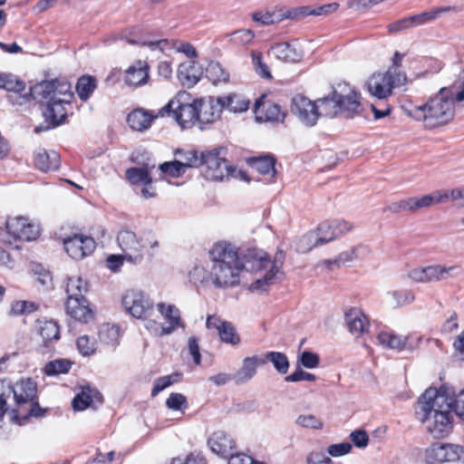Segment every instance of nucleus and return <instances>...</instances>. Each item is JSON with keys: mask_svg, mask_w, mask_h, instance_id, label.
I'll list each match as a JSON object with an SVG mask.
<instances>
[{"mask_svg": "<svg viewBox=\"0 0 464 464\" xmlns=\"http://www.w3.org/2000/svg\"><path fill=\"white\" fill-rule=\"evenodd\" d=\"M207 266L196 264L188 272V278L196 285L226 288L237 285L239 263L231 243H216L208 252Z\"/></svg>", "mask_w": 464, "mask_h": 464, "instance_id": "obj_1", "label": "nucleus"}, {"mask_svg": "<svg viewBox=\"0 0 464 464\" xmlns=\"http://www.w3.org/2000/svg\"><path fill=\"white\" fill-rule=\"evenodd\" d=\"M451 391L444 388L427 389L418 401L420 421L425 423L427 432L434 439L440 440L450 436L454 427L453 413L448 404Z\"/></svg>", "mask_w": 464, "mask_h": 464, "instance_id": "obj_2", "label": "nucleus"}, {"mask_svg": "<svg viewBox=\"0 0 464 464\" xmlns=\"http://www.w3.org/2000/svg\"><path fill=\"white\" fill-rule=\"evenodd\" d=\"M231 246L234 248L237 259L239 263L237 283L239 282V275L243 269L249 272H258L267 269L262 277L256 279L251 285L250 289L252 291H266L268 285H274L281 280L283 276L281 268L285 259L283 251H277L275 259L271 261L267 254L259 249H248L241 258L237 247L233 244H231Z\"/></svg>", "mask_w": 464, "mask_h": 464, "instance_id": "obj_3", "label": "nucleus"}, {"mask_svg": "<svg viewBox=\"0 0 464 464\" xmlns=\"http://www.w3.org/2000/svg\"><path fill=\"white\" fill-rule=\"evenodd\" d=\"M36 383L32 379L21 380L14 386L10 382L0 380V418L7 411L18 415L37 416Z\"/></svg>", "mask_w": 464, "mask_h": 464, "instance_id": "obj_4", "label": "nucleus"}, {"mask_svg": "<svg viewBox=\"0 0 464 464\" xmlns=\"http://www.w3.org/2000/svg\"><path fill=\"white\" fill-rule=\"evenodd\" d=\"M315 103L319 117L334 118L342 115L353 118L360 114L362 109L360 94L348 85H339L329 96L318 99Z\"/></svg>", "mask_w": 464, "mask_h": 464, "instance_id": "obj_5", "label": "nucleus"}, {"mask_svg": "<svg viewBox=\"0 0 464 464\" xmlns=\"http://www.w3.org/2000/svg\"><path fill=\"white\" fill-rule=\"evenodd\" d=\"M117 243L123 253L125 261L134 265L140 264L145 255L154 256V249L159 246L156 237L150 233L138 236L133 231L123 229L118 233Z\"/></svg>", "mask_w": 464, "mask_h": 464, "instance_id": "obj_6", "label": "nucleus"}, {"mask_svg": "<svg viewBox=\"0 0 464 464\" xmlns=\"http://www.w3.org/2000/svg\"><path fill=\"white\" fill-rule=\"evenodd\" d=\"M190 94L187 92H179L160 111V115L172 113L176 121L182 129L192 127L198 122L197 101L190 102Z\"/></svg>", "mask_w": 464, "mask_h": 464, "instance_id": "obj_7", "label": "nucleus"}, {"mask_svg": "<svg viewBox=\"0 0 464 464\" xmlns=\"http://www.w3.org/2000/svg\"><path fill=\"white\" fill-rule=\"evenodd\" d=\"M226 149L214 148L200 153V166L205 167L204 175L210 180H223L235 177L237 169L228 163L225 157Z\"/></svg>", "mask_w": 464, "mask_h": 464, "instance_id": "obj_8", "label": "nucleus"}, {"mask_svg": "<svg viewBox=\"0 0 464 464\" xmlns=\"http://www.w3.org/2000/svg\"><path fill=\"white\" fill-rule=\"evenodd\" d=\"M407 81L406 74L396 68L372 73L366 82L368 92L379 100L387 99L392 90L401 87Z\"/></svg>", "mask_w": 464, "mask_h": 464, "instance_id": "obj_9", "label": "nucleus"}, {"mask_svg": "<svg viewBox=\"0 0 464 464\" xmlns=\"http://www.w3.org/2000/svg\"><path fill=\"white\" fill-rule=\"evenodd\" d=\"M425 460L430 464L459 462L464 464V448L453 443L434 442L425 450Z\"/></svg>", "mask_w": 464, "mask_h": 464, "instance_id": "obj_10", "label": "nucleus"}, {"mask_svg": "<svg viewBox=\"0 0 464 464\" xmlns=\"http://www.w3.org/2000/svg\"><path fill=\"white\" fill-rule=\"evenodd\" d=\"M126 312L137 319H147L154 312V305L148 295L140 290H128L122 296Z\"/></svg>", "mask_w": 464, "mask_h": 464, "instance_id": "obj_11", "label": "nucleus"}, {"mask_svg": "<svg viewBox=\"0 0 464 464\" xmlns=\"http://www.w3.org/2000/svg\"><path fill=\"white\" fill-rule=\"evenodd\" d=\"M459 266H445L433 265L424 267H417L410 271L409 277L418 283H430L447 280L459 274Z\"/></svg>", "mask_w": 464, "mask_h": 464, "instance_id": "obj_12", "label": "nucleus"}, {"mask_svg": "<svg viewBox=\"0 0 464 464\" xmlns=\"http://www.w3.org/2000/svg\"><path fill=\"white\" fill-rule=\"evenodd\" d=\"M6 232L14 240L32 241L40 235L39 226L24 217L9 218L6 220Z\"/></svg>", "mask_w": 464, "mask_h": 464, "instance_id": "obj_13", "label": "nucleus"}, {"mask_svg": "<svg viewBox=\"0 0 464 464\" xmlns=\"http://www.w3.org/2000/svg\"><path fill=\"white\" fill-rule=\"evenodd\" d=\"M63 246L72 258L80 260L92 254L96 244L92 237L82 234H74L63 239Z\"/></svg>", "mask_w": 464, "mask_h": 464, "instance_id": "obj_14", "label": "nucleus"}, {"mask_svg": "<svg viewBox=\"0 0 464 464\" xmlns=\"http://www.w3.org/2000/svg\"><path fill=\"white\" fill-rule=\"evenodd\" d=\"M377 341L382 347L397 352L413 350L417 345L411 335H400L391 331L380 332L377 334Z\"/></svg>", "mask_w": 464, "mask_h": 464, "instance_id": "obj_15", "label": "nucleus"}, {"mask_svg": "<svg viewBox=\"0 0 464 464\" xmlns=\"http://www.w3.org/2000/svg\"><path fill=\"white\" fill-rule=\"evenodd\" d=\"M292 109L300 121L307 126H314L319 118L315 102H312L304 96H295L293 99Z\"/></svg>", "mask_w": 464, "mask_h": 464, "instance_id": "obj_16", "label": "nucleus"}, {"mask_svg": "<svg viewBox=\"0 0 464 464\" xmlns=\"http://www.w3.org/2000/svg\"><path fill=\"white\" fill-rule=\"evenodd\" d=\"M208 445L212 452L222 458H227L236 449L235 440L224 430L214 431L208 440Z\"/></svg>", "mask_w": 464, "mask_h": 464, "instance_id": "obj_17", "label": "nucleus"}, {"mask_svg": "<svg viewBox=\"0 0 464 464\" xmlns=\"http://www.w3.org/2000/svg\"><path fill=\"white\" fill-rule=\"evenodd\" d=\"M255 115L258 122L283 121L285 113L281 110L280 106L269 101L257 100L255 103Z\"/></svg>", "mask_w": 464, "mask_h": 464, "instance_id": "obj_18", "label": "nucleus"}, {"mask_svg": "<svg viewBox=\"0 0 464 464\" xmlns=\"http://www.w3.org/2000/svg\"><path fill=\"white\" fill-rule=\"evenodd\" d=\"M150 66L146 61L138 60L125 72L126 85L138 88L145 85L150 79Z\"/></svg>", "mask_w": 464, "mask_h": 464, "instance_id": "obj_19", "label": "nucleus"}, {"mask_svg": "<svg viewBox=\"0 0 464 464\" xmlns=\"http://www.w3.org/2000/svg\"><path fill=\"white\" fill-rule=\"evenodd\" d=\"M157 309L167 324L162 330L163 334H170L179 327H185L181 320L180 311L176 305L160 302L157 304Z\"/></svg>", "mask_w": 464, "mask_h": 464, "instance_id": "obj_20", "label": "nucleus"}, {"mask_svg": "<svg viewBox=\"0 0 464 464\" xmlns=\"http://www.w3.org/2000/svg\"><path fill=\"white\" fill-rule=\"evenodd\" d=\"M223 107L219 106L218 99L210 98L208 101H197L198 122L200 125L213 123L220 117ZM200 129H203L200 126Z\"/></svg>", "mask_w": 464, "mask_h": 464, "instance_id": "obj_21", "label": "nucleus"}, {"mask_svg": "<svg viewBox=\"0 0 464 464\" xmlns=\"http://www.w3.org/2000/svg\"><path fill=\"white\" fill-rule=\"evenodd\" d=\"M66 312L72 318L82 323H88L93 318L86 298H67Z\"/></svg>", "mask_w": 464, "mask_h": 464, "instance_id": "obj_22", "label": "nucleus"}, {"mask_svg": "<svg viewBox=\"0 0 464 464\" xmlns=\"http://www.w3.org/2000/svg\"><path fill=\"white\" fill-rule=\"evenodd\" d=\"M265 363L266 359H263V357L257 355L246 357L233 379L237 383L246 382L256 375L257 367Z\"/></svg>", "mask_w": 464, "mask_h": 464, "instance_id": "obj_23", "label": "nucleus"}, {"mask_svg": "<svg viewBox=\"0 0 464 464\" xmlns=\"http://www.w3.org/2000/svg\"><path fill=\"white\" fill-rule=\"evenodd\" d=\"M345 322L349 332L354 337H360L369 328V321L366 315L359 309L353 308L345 314Z\"/></svg>", "mask_w": 464, "mask_h": 464, "instance_id": "obj_24", "label": "nucleus"}, {"mask_svg": "<svg viewBox=\"0 0 464 464\" xmlns=\"http://www.w3.org/2000/svg\"><path fill=\"white\" fill-rule=\"evenodd\" d=\"M202 75L201 68L193 61L181 63L178 69V78L180 83L188 88L195 86Z\"/></svg>", "mask_w": 464, "mask_h": 464, "instance_id": "obj_25", "label": "nucleus"}, {"mask_svg": "<svg viewBox=\"0 0 464 464\" xmlns=\"http://www.w3.org/2000/svg\"><path fill=\"white\" fill-rule=\"evenodd\" d=\"M35 167L44 172L56 170L60 165V156L54 151H47L44 149H38L34 156Z\"/></svg>", "mask_w": 464, "mask_h": 464, "instance_id": "obj_26", "label": "nucleus"}, {"mask_svg": "<svg viewBox=\"0 0 464 464\" xmlns=\"http://www.w3.org/2000/svg\"><path fill=\"white\" fill-rule=\"evenodd\" d=\"M155 163L148 161L142 167H133L126 170V179L132 185H146L152 183L151 171Z\"/></svg>", "mask_w": 464, "mask_h": 464, "instance_id": "obj_27", "label": "nucleus"}, {"mask_svg": "<svg viewBox=\"0 0 464 464\" xmlns=\"http://www.w3.org/2000/svg\"><path fill=\"white\" fill-rule=\"evenodd\" d=\"M36 330L42 337L44 345L50 346L53 342L60 339V327L53 320H38L36 323Z\"/></svg>", "mask_w": 464, "mask_h": 464, "instance_id": "obj_28", "label": "nucleus"}, {"mask_svg": "<svg viewBox=\"0 0 464 464\" xmlns=\"http://www.w3.org/2000/svg\"><path fill=\"white\" fill-rule=\"evenodd\" d=\"M155 118V115L144 109H136L129 113L127 122L132 130L142 131L150 127Z\"/></svg>", "mask_w": 464, "mask_h": 464, "instance_id": "obj_29", "label": "nucleus"}, {"mask_svg": "<svg viewBox=\"0 0 464 464\" xmlns=\"http://www.w3.org/2000/svg\"><path fill=\"white\" fill-rule=\"evenodd\" d=\"M220 107L231 112H243L248 110L250 102L243 95L231 93L218 98Z\"/></svg>", "mask_w": 464, "mask_h": 464, "instance_id": "obj_30", "label": "nucleus"}, {"mask_svg": "<svg viewBox=\"0 0 464 464\" xmlns=\"http://www.w3.org/2000/svg\"><path fill=\"white\" fill-rule=\"evenodd\" d=\"M270 51L278 60L289 63L299 62L303 57L302 53L288 43H276L271 46Z\"/></svg>", "mask_w": 464, "mask_h": 464, "instance_id": "obj_31", "label": "nucleus"}, {"mask_svg": "<svg viewBox=\"0 0 464 464\" xmlns=\"http://www.w3.org/2000/svg\"><path fill=\"white\" fill-rule=\"evenodd\" d=\"M448 388L451 391L449 394L448 404H450V411L455 413L459 419L464 420V389L456 392L455 389L449 384H442L437 391H442Z\"/></svg>", "mask_w": 464, "mask_h": 464, "instance_id": "obj_32", "label": "nucleus"}, {"mask_svg": "<svg viewBox=\"0 0 464 464\" xmlns=\"http://www.w3.org/2000/svg\"><path fill=\"white\" fill-rule=\"evenodd\" d=\"M452 9L453 8L451 6H440L432 8L429 11H425L420 14L411 15L413 28L433 22L439 17H440L442 14L449 13Z\"/></svg>", "mask_w": 464, "mask_h": 464, "instance_id": "obj_33", "label": "nucleus"}, {"mask_svg": "<svg viewBox=\"0 0 464 464\" xmlns=\"http://www.w3.org/2000/svg\"><path fill=\"white\" fill-rule=\"evenodd\" d=\"M65 102L51 98V101L47 102V108L45 116L49 118L54 125L61 124L66 118L67 111L64 108Z\"/></svg>", "mask_w": 464, "mask_h": 464, "instance_id": "obj_34", "label": "nucleus"}, {"mask_svg": "<svg viewBox=\"0 0 464 464\" xmlns=\"http://www.w3.org/2000/svg\"><path fill=\"white\" fill-rule=\"evenodd\" d=\"M89 290L88 284L80 276H71L67 280V298H85L84 294Z\"/></svg>", "mask_w": 464, "mask_h": 464, "instance_id": "obj_35", "label": "nucleus"}, {"mask_svg": "<svg viewBox=\"0 0 464 464\" xmlns=\"http://www.w3.org/2000/svg\"><path fill=\"white\" fill-rule=\"evenodd\" d=\"M53 91H55V81H44L31 87L30 95L39 102L51 101Z\"/></svg>", "mask_w": 464, "mask_h": 464, "instance_id": "obj_36", "label": "nucleus"}, {"mask_svg": "<svg viewBox=\"0 0 464 464\" xmlns=\"http://www.w3.org/2000/svg\"><path fill=\"white\" fill-rule=\"evenodd\" d=\"M251 167L263 175H267L272 179L276 175V160L272 156H264L253 159Z\"/></svg>", "mask_w": 464, "mask_h": 464, "instance_id": "obj_37", "label": "nucleus"}, {"mask_svg": "<svg viewBox=\"0 0 464 464\" xmlns=\"http://www.w3.org/2000/svg\"><path fill=\"white\" fill-rule=\"evenodd\" d=\"M97 87L96 79L90 75H84L78 79L76 83V92L79 98L86 102Z\"/></svg>", "mask_w": 464, "mask_h": 464, "instance_id": "obj_38", "label": "nucleus"}, {"mask_svg": "<svg viewBox=\"0 0 464 464\" xmlns=\"http://www.w3.org/2000/svg\"><path fill=\"white\" fill-rule=\"evenodd\" d=\"M175 160L183 169L187 170L189 168L200 167V155L196 150H181L176 151Z\"/></svg>", "mask_w": 464, "mask_h": 464, "instance_id": "obj_39", "label": "nucleus"}, {"mask_svg": "<svg viewBox=\"0 0 464 464\" xmlns=\"http://www.w3.org/2000/svg\"><path fill=\"white\" fill-rule=\"evenodd\" d=\"M206 76L214 84L219 82H227L229 80V73L226 69L218 62H210L206 68Z\"/></svg>", "mask_w": 464, "mask_h": 464, "instance_id": "obj_40", "label": "nucleus"}, {"mask_svg": "<svg viewBox=\"0 0 464 464\" xmlns=\"http://www.w3.org/2000/svg\"><path fill=\"white\" fill-rule=\"evenodd\" d=\"M0 89L19 93L24 91L25 83L13 73H0Z\"/></svg>", "mask_w": 464, "mask_h": 464, "instance_id": "obj_41", "label": "nucleus"}, {"mask_svg": "<svg viewBox=\"0 0 464 464\" xmlns=\"http://www.w3.org/2000/svg\"><path fill=\"white\" fill-rule=\"evenodd\" d=\"M72 365V362L68 359L53 360L45 364L44 372L48 376L64 374L70 371Z\"/></svg>", "mask_w": 464, "mask_h": 464, "instance_id": "obj_42", "label": "nucleus"}, {"mask_svg": "<svg viewBox=\"0 0 464 464\" xmlns=\"http://www.w3.org/2000/svg\"><path fill=\"white\" fill-rule=\"evenodd\" d=\"M263 359H266V362L269 361L272 362L277 372L285 374L288 372L290 364L285 353L280 352H268L265 354Z\"/></svg>", "mask_w": 464, "mask_h": 464, "instance_id": "obj_43", "label": "nucleus"}, {"mask_svg": "<svg viewBox=\"0 0 464 464\" xmlns=\"http://www.w3.org/2000/svg\"><path fill=\"white\" fill-rule=\"evenodd\" d=\"M252 18L256 23H260L264 25H269L281 22L285 19V14L283 10L256 12L253 14Z\"/></svg>", "mask_w": 464, "mask_h": 464, "instance_id": "obj_44", "label": "nucleus"}, {"mask_svg": "<svg viewBox=\"0 0 464 464\" xmlns=\"http://www.w3.org/2000/svg\"><path fill=\"white\" fill-rule=\"evenodd\" d=\"M95 391L84 388L72 400V406L75 411H84L91 406Z\"/></svg>", "mask_w": 464, "mask_h": 464, "instance_id": "obj_45", "label": "nucleus"}, {"mask_svg": "<svg viewBox=\"0 0 464 464\" xmlns=\"http://www.w3.org/2000/svg\"><path fill=\"white\" fill-rule=\"evenodd\" d=\"M99 337L102 343L114 345L120 338V328L115 324H103L99 331Z\"/></svg>", "mask_w": 464, "mask_h": 464, "instance_id": "obj_46", "label": "nucleus"}, {"mask_svg": "<svg viewBox=\"0 0 464 464\" xmlns=\"http://www.w3.org/2000/svg\"><path fill=\"white\" fill-rule=\"evenodd\" d=\"M318 246H322L318 234H316L314 230H312L300 238L297 244V249L299 252L305 253Z\"/></svg>", "mask_w": 464, "mask_h": 464, "instance_id": "obj_47", "label": "nucleus"}, {"mask_svg": "<svg viewBox=\"0 0 464 464\" xmlns=\"http://www.w3.org/2000/svg\"><path fill=\"white\" fill-rule=\"evenodd\" d=\"M55 81V91L52 98L61 100L66 103H70L73 99V92H72V86L68 82Z\"/></svg>", "mask_w": 464, "mask_h": 464, "instance_id": "obj_48", "label": "nucleus"}, {"mask_svg": "<svg viewBox=\"0 0 464 464\" xmlns=\"http://www.w3.org/2000/svg\"><path fill=\"white\" fill-rule=\"evenodd\" d=\"M181 379L180 373H172L158 378L154 382V385L151 391V396H157L160 392L169 387L171 384L179 382Z\"/></svg>", "mask_w": 464, "mask_h": 464, "instance_id": "obj_49", "label": "nucleus"}, {"mask_svg": "<svg viewBox=\"0 0 464 464\" xmlns=\"http://www.w3.org/2000/svg\"><path fill=\"white\" fill-rule=\"evenodd\" d=\"M121 39L125 40L130 44H140L148 46L151 51H164L165 47L168 45L167 40H159L154 42H141L139 39H136L130 35V33L123 32L121 35Z\"/></svg>", "mask_w": 464, "mask_h": 464, "instance_id": "obj_50", "label": "nucleus"}, {"mask_svg": "<svg viewBox=\"0 0 464 464\" xmlns=\"http://www.w3.org/2000/svg\"><path fill=\"white\" fill-rule=\"evenodd\" d=\"M388 295L391 298V305L394 307L410 304L415 298L413 293L407 289L393 291Z\"/></svg>", "mask_w": 464, "mask_h": 464, "instance_id": "obj_51", "label": "nucleus"}, {"mask_svg": "<svg viewBox=\"0 0 464 464\" xmlns=\"http://www.w3.org/2000/svg\"><path fill=\"white\" fill-rule=\"evenodd\" d=\"M226 37L235 45H246L254 39L255 33L250 29H240L226 34Z\"/></svg>", "mask_w": 464, "mask_h": 464, "instance_id": "obj_52", "label": "nucleus"}, {"mask_svg": "<svg viewBox=\"0 0 464 464\" xmlns=\"http://www.w3.org/2000/svg\"><path fill=\"white\" fill-rule=\"evenodd\" d=\"M219 337L222 342L230 343L232 345H237L240 343V337L237 334L236 328L234 325L226 322L225 324H221V329L218 332Z\"/></svg>", "mask_w": 464, "mask_h": 464, "instance_id": "obj_53", "label": "nucleus"}, {"mask_svg": "<svg viewBox=\"0 0 464 464\" xmlns=\"http://www.w3.org/2000/svg\"><path fill=\"white\" fill-rule=\"evenodd\" d=\"M166 406L171 411L184 412L188 404L185 395L179 392H172L166 400Z\"/></svg>", "mask_w": 464, "mask_h": 464, "instance_id": "obj_54", "label": "nucleus"}, {"mask_svg": "<svg viewBox=\"0 0 464 464\" xmlns=\"http://www.w3.org/2000/svg\"><path fill=\"white\" fill-rule=\"evenodd\" d=\"M333 224L331 221L322 222L318 225L314 230L318 234V237L322 245L327 244L335 238L334 230L333 229Z\"/></svg>", "mask_w": 464, "mask_h": 464, "instance_id": "obj_55", "label": "nucleus"}, {"mask_svg": "<svg viewBox=\"0 0 464 464\" xmlns=\"http://www.w3.org/2000/svg\"><path fill=\"white\" fill-rule=\"evenodd\" d=\"M77 348L83 356H89L96 351V342L88 335L80 336L77 339Z\"/></svg>", "mask_w": 464, "mask_h": 464, "instance_id": "obj_56", "label": "nucleus"}, {"mask_svg": "<svg viewBox=\"0 0 464 464\" xmlns=\"http://www.w3.org/2000/svg\"><path fill=\"white\" fill-rule=\"evenodd\" d=\"M161 172L171 178H179L182 176L186 170L176 161H168L160 165Z\"/></svg>", "mask_w": 464, "mask_h": 464, "instance_id": "obj_57", "label": "nucleus"}, {"mask_svg": "<svg viewBox=\"0 0 464 464\" xmlns=\"http://www.w3.org/2000/svg\"><path fill=\"white\" fill-rule=\"evenodd\" d=\"M252 62L257 74L264 78H271L268 66L263 62V57L259 52H252Z\"/></svg>", "mask_w": 464, "mask_h": 464, "instance_id": "obj_58", "label": "nucleus"}, {"mask_svg": "<svg viewBox=\"0 0 464 464\" xmlns=\"http://www.w3.org/2000/svg\"><path fill=\"white\" fill-rule=\"evenodd\" d=\"M298 362L307 369H314L316 368L320 363V358L319 356L310 351H304L298 359Z\"/></svg>", "mask_w": 464, "mask_h": 464, "instance_id": "obj_59", "label": "nucleus"}, {"mask_svg": "<svg viewBox=\"0 0 464 464\" xmlns=\"http://www.w3.org/2000/svg\"><path fill=\"white\" fill-rule=\"evenodd\" d=\"M295 423L303 428L321 429L323 422L314 415H300L297 417Z\"/></svg>", "mask_w": 464, "mask_h": 464, "instance_id": "obj_60", "label": "nucleus"}, {"mask_svg": "<svg viewBox=\"0 0 464 464\" xmlns=\"http://www.w3.org/2000/svg\"><path fill=\"white\" fill-rule=\"evenodd\" d=\"M411 28H413V25L411 16L397 20L387 25V29L391 34H398Z\"/></svg>", "mask_w": 464, "mask_h": 464, "instance_id": "obj_61", "label": "nucleus"}, {"mask_svg": "<svg viewBox=\"0 0 464 464\" xmlns=\"http://www.w3.org/2000/svg\"><path fill=\"white\" fill-rule=\"evenodd\" d=\"M316 376L313 373L303 371L297 368L293 373L285 376V381L287 382H297L301 381L314 382Z\"/></svg>", "mask_w": 464, "mask_h": 464, "instance_id": "obj_62", "label": "nucleus"}, {"mask_svg": "<svg viewBox=\"0 0 464 464\" xmlns=\"http://www.w3.org/2000/svg\"><path fill=\"white\" fill-rule=\"evenodd\" d=\"M409 201L411 205V212H416L421 208L431 207L429 194L421 197H411L409 198Z\"/></svg>", "mask_w": 464, "mask_h": 464, "instance_id": "obj_63", "label": "nucleus"}, {"mask_svg": "<svg viewBox=\"0 0 464 464\" xmlns=\"http://www.w3.org/2000/svg\"><path fill=\"white\" fill-rule=\"evenodd\" d=\"M313 7L311 6H300L296 8H292L286 11H284L285 18L288 19H295L300 16H307V15H314L313 13Z\"/></svg>", "mask_w": 464, "mask_h": 464, "instance_id": "obj_64", "label": "nucleus"}]
</instances>
